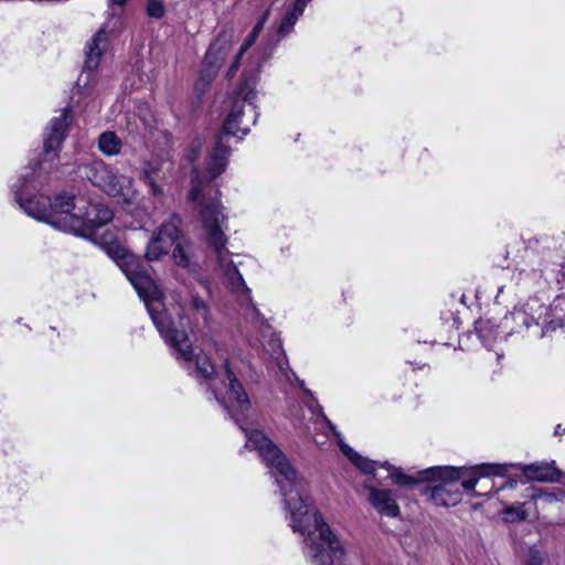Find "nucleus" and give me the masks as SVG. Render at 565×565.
<instances>
[{"mask_svg":"<svg viewBox=\"0 0 565 565\" xmlns=\"http://www.w3.org/2000/svg\"><path fill=\"white\" fill-rule=\"evenodd\" d=\"M71 122V109L65 107L60 116L54 117L44 137V151L47 159L41 161L31 172L23 174L13 185L15 200L20 207L31 217L45 222L52 227L84 238H92L96 231L110 222L113 212L102 203L87 202L65 192L53 200L43 194L32 196L31 190L40 183L39 178L45 170V161L57 158V151L66 137Z\"/></svg>","mask_w":565,"mask_h":565,"instance_id":"obj_1","label":"nucleus"},{"mask_svg":"<svg viewBox=\"0 0 565 565\" xmlns=\"http://www.w3.org/2000/svg\"><path fill=\"white\" fill-rule=\"evenodd\" d=\"M189 199L193 202H198L199 214L207 241L213 247L218 264L222 267L231 287L236 292L242 291L248 294L249 289L246 287L241 273L230 259V253L226 249L227 238L224 234V231L226 230V216L222 211L223 207L217 198L210 200L205 199L202 189V181L200 180L198 172H195V175L192 178V189L189 193Z\"/></svg>","mask_w":565,"mask_h":565,"instance_id":"obj_2","label":"nucleus"},{"mask_svg":"<svg viewBox=\"0 0 565 565\" xmlns=\"http://www.w3.org/2000/svg\"><path fill=\"white\" fill-rule=\"evenodd\" d=\"M320 417L321 428H326L328 430L326 435H334L343 455L364 473H374L376 467L383 468L387 471V477L392 480V483L399 487H411L422 482H427L428 480L436 478L454 479L458 477L457 472L449 468L429 467L427 469L419 470L412 476L407 475L402 468L395 467L388 462L371 461L355 452L349 445L344 443L335 426L326 417L321 411Z\"/></svg>","mask_w":565,"mask_h":565,"instance_id":"obj_3","label":"nucleus"},{"mask_svg":"<svg viewBox=\"0 0 565 565\" xmlns=\"http://www.w3.org/2000/svg\"><path fill=\"white\" fill-rule=\"evenodd\" d=\"M561 302L562 300L557 299L552 306L546 307L537 298H530L504 316L501 328L507 331L505 335H511L535 327L540 329L536 335L544 337L563 327L564 315L559 310Z\"/></svg>","mask_w":565,"mask_h":565,"instance_id":"obj_4","label":"nucleus"},{"mask_svg":"<svg viewBox=\"0 0 565 565\" xmlns=\"http://www.w3.org/2000/svg\"><path fill=\"white\" fill-rule=\"evenodd\" d=\"M439 467L452 469L458 475V477L454 479H430V481L439 482L430 489V498L435 504L443 507H454L461 501V492L456 484L457 481L462 480L461 487L467 491H472L480 478L489 476H501L504 471L501 466L490 463H482L469 468H456L451 466ZM427 482H429V480Z\"/></svg>","mask_w":565,"mask_h":565,"instance_id":"obj_5","label":"nucleus"},{"mask_svg":"<svg viewBox=\"0 0 565 565\" xmlns=\"http://www.w3.org/2000/svg\"><path fill=\"white\" fill-rule=\"evenodd\" d=\"M255 84L256 76L244 73V82L235 92L233 106L224 121L223 130L226 136L243 137L255 125L258 117Z\"/></svg>","mask_w":565,"mask_h":565,"instance_id":"obj_6","label":"nucleus"},{"mask_svg":"<svg viewBox=\"0 0 565 565\" xmlns=\"http://www.w3.org/2000/svg\"><path fill=\"white\" fill-rule=\"evenodd\" d=\"M81 173L110 196L128 203L137 198L132 178L116 172L102 160L83 166Z\"/></svg>","mask_w":565,"mask_h":565,"instance_id":"obj_7","label":"nucleus"},{"mask_svg":"<svg viewBox=\"0 0 565 565\" xmlns=\"http://www.w3.org/2000/svg\"><path fill=\"white\" fill-rule=\"evenodd\" d=\"M246 321L250 326L248 342L252 347H260L271 354H276L281 351L280 340L258 309L254 306H250L247 309Z\"/></svg>","mask_w":565,"mask_h":565,"instance_id":"obj_8","label":"nucleus"},{"mask_svg":"<svg viewBox=\"0 0 565 565\" xmlns=\"http://www.w3.org/2000/svg\"><path fill=\"white\" fill-rule=\"evenodd\" d=\"M180 223V217L172 215L169 221L164 222L152 235L145 254L148 260H158L161 256L167 255L170 252V248L179 239Z\"/></svg>","mask_w":565,"mask_h":565,"instance_id":"obj_9","label":"nucleus"},{"mask_svg":"<svg viewBox=\"0 0 565 565\" xmlns=\"http://www.w3.org/2000/svg\"><path fill=\"white\" fill-rule=\"evenodd\" d=\"M108 46V35L100 29L87 44L85 65L77 79V84L84 88H90L96 82V70L99 60Z\"/></svg>","mask_w":565,"mask_h":565,"instance_id":"obj_10","label":"nucleus"},{"mask_svg":"<svg viewBox=\"0 0 565 565\" xmlns=\"http://www.w3.org/2000/svg\"><path fill=\"white\" fill-rule=\"evenodd\" d=\"M171 163L162 158H152L142 162L140 169V180L149 186V193L156 198L163 195V188L159 181L167 178V172L171 168Z\"/></svg>","mask_w":565,"mask_h":565,"instance_id":"obj_11","label":"nucleus"},{"mask_svg":"<svg viewBox=\"0 0 565 565\" xmlns=\"http://www.w3.org/2000/svg\"><path fill=\"white\" fill-rule=\"evenodd\" d=\"M371 505L383 516L397 518L401 513L396 498L392 490L367 486Z\"/></svg>","mask_w":565,"mask_h":565,"instance_id":"obj_12","label":"nucleus"},{"mask_svg":"<svg viewBox=\"0 0 565 565\" xmlns=\"http://www.w3.org/2000/svg\"><path fill=\"white\" fill-rule=\"evenodd\" d=\"M230 147L224 142L223 137L216 141L207 161V174L210 181L222 174L228 162Z\"/></svg>","mask_w":565,"mask_h":565,"instance_id":"obj_13","label":"nucleus"},{"mask_svg":"<svg viewBox=\"0 0 565 565\" xmlns=\"http://www.w3.org/2000/svg\"><path fill=\"white\" fill-rule=\"evenodd\" d=\"M223 60L222 47L218 42L210 45L203 61L202 70L200 73L201 79L209 83L216 74Z\"/></svg>","mask_w":565,"mask_h":565,"instance_id":"obj_14","label":"nucleus"},{"mask_svg":"<svg viewBox=\"0 0 565 565\" xmlns=\"http://www.w3.org/2000/svg\"><path fill=\"white\" fill-rule=\"evenodd\" d=\"M476 332L484 347L490 348L498 339H505V330L491 320L480 319L476 322Z\"/></svg>","mask_w":565,"mask_h":565,"instance_id":"obj_15","label":"nucleus"},{"mask_svg":"<svg viewBox=\"0 0 565 565\" xmlns=\"http://www.w3.org/2000/svg\"><path fill=\"white\" fill-rule=\"evenodd\" d=\"M190 311L193 317L192 328L210 329L212 326V315L209 305L198 296H193L190 305Z\"/></svg>","mask_w":565,"mask_h":565,"instance_id":"obj_16","label":"nucleus"},{"mask_svg":"<svg viewBox=\"0 0 565 565\" xmlns=\"http://www.w3.org/2000/svg\"><path fill=\"white\" fill-rule=\"evenodd\" d=\"M309 1L310 0H297L296 3L287 10L278 28V34L280 38L287 35L292 30L295 23L303 13L305 7Z\"/></svg>","mask_w":565,"mask_h":565,"instance_id":"obj_17","label":"nucleus"},{"mask_svg":"<svg viewBox=\"0 0 565 565\" xmlns=\"http://www.w3.org/2000/svg\"><path fill=\"white\" fill-rule=\"evenodd\" d=\"M121 140L113 131H105L98 138V149L105 156H117L121 150Z\"/></svg>","mask_w":565,"mask_h":565,"instance_id":"obj_18","label":"nucleus"},{"mask_svg":"<svg viewBox=\"0 0 565 565\" xmlns=\"http://www.w3.org/2000/svg\"><path fill=\"white\" fill-rule=\"evenodd\" d=\"M267 17H268V12H266L259 19L257 24L254 26L253 31L250 32V34L248 35V38L246 39V41L242 45L241 51H239L238 55L236 56L234 63L231 65V67L228 70V76H233L236 73V71L238 70V64H239L241 56L244 54L245 51H247L254 44L258 33L264 28V24H265V22L267 20Z\"/></svg>","mask_w":565,"mask_h":565,"instance_id":"obj_19","label":"nucleus"},{"mask_svg":"<svg viewBox=\"0 0 565 565\" xmlns=\"http://www.w3.org/2000/svg\"><path fill=\"white\" fill-rule=\"evenodd\" d=\"M502 514L507 522L523 521L527 518L524 504L507 505L503 509Z\"/></svg>","mask_w":565,"mask_h":565,"instance_id":"obj_20","label":"nucleus"},{"mask_svg":"<svg viewBox=\"0 0 565 565\" xmlns=\"http://www.w3.org/2000/svg\"><path fill=\"white\" fill-rule=\"evenodd\" d=\"M146 12L150 18L161 19L166 13V7L161 0H148Z\"/></svg>","mask_w":565,"mask_h":565,"instance_id":"obj_21","label":"nucleus"},{"mask_svg":"<svg viewBox=\"0 0 565 565\" xmlns=\"http://www.w3.org/2000/svg\"><path fill=\"white\" fill-rule=\"evenodd\" d=\"M173 246H174V248H173L172 256H173L175 264L179 266H182V267H188L190 264L189 257H188L185 250L183 249L182 245L179 243V239L177 241V243Z\"/></svg>","mask_w":565,"mask_h":565,"instance_id":"obj_22","label":"nucleus"},{"mask_svg":"<svg viewBox=\"0 0 565 565\" xmlns=\"http://www.w3.org/2000/svg\"><path fill=\"white\" fill-rule=\"evenodd\" d=\"M541 271L539 270H526V269H519L513 274V279L518 282H524L525 285L529 282L532 278H541Z\"/></svg>","mask_w":565,"mask_h":565,"instance_id":"obj_23","label":"nucleus"},{"mask_svg":"<svg viewBox=\"0 0 565 565\" xmlns=\"http://www.w3.org/2000/svg\"><path fill=\"white\" fill-rule=\"evenodd\" d=\"M533 499H544L546 502L552 503L555 501H562L565 499V491H561L559 493L555 492H539L532 495Z\"/></svg>","mask_w":565,"mask_h":565,"instance_id":"obj_24","label":"nucleus"},{"mask_svg":"<svg viewBox=\"0 0 565 565\" xmlns=\"http://www.w3.org/2000/svg\"><path fill=\"white\" fill-rule=\"evenodd\" d=\"M545 558L540 551L531 548L527 555V565H544Z\"/></svg>","mask_w":565,"mask_h":565,"instance_id":"obj_25","label":"nucleus"},{"mask_svg":"<svg viewBox=\"0 0 565 565\" xmlns=\"http://www.w3.org/2000/svg\"><path fill=\"white\" fill-rule=\"evenodd\" d=\"M201 151V142L195 141L191 145V148L186 154V158L190 162H194Z\"/></svg>","mask_w":565,"mask_h":565,"instance_id":"obj_26","label":"nucleus"},{"mask_svg":"<svg viewBox=\"0 0 565 565\" xmlns=\"http://www.w3.org/2000/svg\"><path fill=\"white\" fill-rule=\"evenodd\" d=\"M565 431V428H562L561 425H557L555 428V435H561Z\"/></svg>","mask_w":565,"mask_h":565,"instance_id":"obj_27","label":"nucleus"},{"mask_svg":"<svg viewBox=\"0 0 565 565\" xmlns=\"http://www.w3.org/2000/svg\"><path fill=\"white\" fill-rule=\"evenodd\" d=\"M300 387L303 390V392L306 393V395L308 396H311V391L307 390L303 387V382L300 383Z\"/></svg>","mask_w":565,"mask_h":565,"instance_id":"obj_28","label":"nucleus"},{"mask_svg":"<svg viewBox=\"0 0 565 565\" xmlns=\"http://www.w3.org/2000/svg\"><path fill=\"white\" fill-rule=\"evenodd\" d=\"M313 439H315V443H316V444H319V445H322V444H323V441H322V440H320L317 436H315V437H313Z\"/></svg>","mask_w":565,"mask_h":565,"instance_id":"obj_29","label":"nucleus"},{"mask_svg":"<svg viewBox=\"0 0 565 565\" xmlns=\"http://www.w3.org/2000/svg\"><path fill=\"white\" fill-rule=\"evenodd\" d=\"M182 327L184 326L183 323V317H180V322H179Z\"/></svg>","mask_w":565,"mask_h":565,"instance_id":"obj_30","label":"nucleus"}]
</instances>
